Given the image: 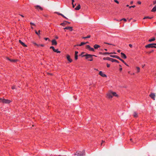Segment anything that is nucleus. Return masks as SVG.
I'll use <instances>...</instances> for the list:
<instances>
[{"label": "nucleus", "mask_w": 156, "mask_h": 156, "mask_svg": "<svg viewBox=\"0 0 156 156\" xmlns=\"http://www.w3.org/2000/svg\"><path fill=\"white\" fill-rule=\"evenodd\" d=\"M74 154L77 156H83L85 155V151L84 150H83L82 151H77Z\"/></svg>", "instance_id": "nucleus-1"}, {"label": "nucleus", "mask_w": 156, "mask_h": 156, "mask_svg": "<svg viewBox=\"0 0 156 156\" xmlns=\"http://www.w3.org/2000/svg\"><path fill=\"white\" fill-rule=\"evenodd\" d=\"M93 56L95 57H97L96 56L94 55H91L90 54H86L85 55L83 56H85L86 58L87 59H88L89 58H91V59L89 60L90 61H93V58L92 57Z\"/></svg>", "instance_id": "nucleus-2"}, {"label": "nucleus", "mask_w": 156, "mask_h": 156, "mask_svg": "<svg viewBox=\"0 0 156 156\" xmlns=\"http://www.w3.org/2000/svg\"><path fill=\"white\" fill-rule=\"evenodd\" d=\"M146 48H156V46H154V44L152 43L147 44L145 46Z\"/></svg>", "instance_id": "nucleus-3"}, {"label": "nucleus", "mask_w": 156, "mask_h": 156, "mask_svg": "<svg viewBox=\"0 0 156 156\" xmlns=\"http://www.w3.org/2000/svg\"><path fill=\"white\" fill-rule=\"evenodd\" d=\"M2 102L4 103L9 104L11 102V101L8 99L2 98Z\"/></svg>", "instance_id": "nucleus-4"}, {"label": "nucleus", "mask_w": 156, "mask_h": 156, "mask_svg": "<svg viewBox=\"0 0 156 156\" xmlns=\"http://www.w3.org/2000/svg\"><path fill=\"white\" fill-rule=\"evenodd\" d=\"M107 97L109 99L112 98V92H108L107 94Z\"/></svg>", "instance_id": "nucleus-5"}, {"label": "nucleus", "mask_w": 156, "mask_h": 156, "mask_svg": "<svg viewBox=\"0 0 156 156\" xmlns=\"http://www.w3.org/2000/svg\"><path fill=\"white\" fill-rule=\"evenodd\" d=\"M86 48L87 49H88L90 51H95L94 49L93 48H91L89 45H86Z\"/></svg>", "instance_id": "nucleus-6"}, {"label": "nucleus", "mask_w": 156, "mask_h": 156, "mask_svg": "<svg viewBox=\"0 0 156 156\" xmlns=\"http://www.w3.org/2000/svg\"><path fill=\"white\" fill-rule=\"evenodd\" d=\"M149 96L151 98L153 99L154 100H155V95L154 93H151L149 95Z\"/></svg>", "instance_id": "nucleus-7"}, {"label": "nucleus", "mask_w": 156, "mask_h": 156, "mask_svg": "<svg viewBox=\"0 0 156 156\" xmlns=\"http://www.w3.org/2000/svg\"><path fill=\"white\" fill-rule=\"evenodd\" d=\"M99 74L102 77H107L106 75L105 74H104L101 71L99 72Z\"/></svg>", "instance_id": "nucleus-8"}, {"label": "nucleus", "mask_w": 156, "mask_h": 156, "mask_svg": "<svg viewBox=\"0 0 156 156\" xmlns=\"http://www.w3.org/2000/svg\"><path fill=\"white\" fill-rule=\"evenodd\" d=\"M67 59L69 62H72V60L70 58V56L69 55H67Z\"/></svg>", "instance_id": "nucleus-9"}, {"label": "nucleus", "mask_w": 156, "mask_h": 156, "mask_svg": "<svg viewBox=\"0 0 156 156\" xmlns=\"http://www.w3.org/2000/svg\"><path fill=\"white\" fill-rule=\"evenodd\" d=\"M52 45H56L57 44V42L55 39L53 40L52 41Z\"/></svg>", "instance_id": "nucleus-10"}, {"label": "nucleus", "mask_w": 156, "mask_h": 156, "mask_svg": "<svg viewBox=\"0 0 156 156\" xmlns=\"http://www.w3.org/2000/svg\"><path fill=\"white\" fill-rule=\"evenodd\" d=\"M121 57L124 58V59H126L127 58L126 55L123 53L121 52Z\"/></svg>", "instance_id": "nucleus-11"}, {"label": "nucleus", "mask_w": 156, "mask_h": 156, "mask_svg": "<svg viewBox=\"0 0 156 156\" xmlns=\"http://www.w3.org/2000/svg\"><path fill=\"white\" fill-rule=\"evenodd\" d=\"M64 29L69 30H70V31H72L73 30V28L72 27H68L64 28Z\"/></svg>", "instance_id": "nucleus-12"}, {"label": "nucleus", "mask_w": 156, "mask_h": 156, "mask_svg": "<svg viewBox=\"0 0 156 156\" xmlns=\"http://www.w3.org/2000/svg\"><path fill=\"white\" fill-rule=\"evenodd\" d=\"M19 42L24 47H26L27 46V45H26L23 42H22L20 40H19Z\"/></svg>", "instance_id": "nucleus-13"}, {"label": "nucleus", "mask_w": 156, "mask_h": 156, "mask_svg": "<svg viewBox=\"0 0 156 156\" xmlns=\"http://www.w3.org/2000/svg\"><path fill=\"white\" fill-rule=\"evenodd\" d=\"M78 53V52L77 51H75V60H77L78 59V55L77 54Z\"/></svg>", "instance_id": "nucleus-14"}, {"label": "nucleus", "mask_w": 156, "mask_h": 156, "mask_svg": "<svg viewBox=\"0 0 156 156\" xmlns=\"http://www.w3.org/2000/svg\"><path fill=\"white\" fill-rule=\"evenodd\" d=\"M35 8L37 9H39L41 10H43V9L39 5H37L36 6H35Z\"/></svg>", "instance_id": "nucleus-15"}, {"label": "nucleus", "mask_w": 156, "mask_h": 156, "mask_svg": "<svg viewBox=\"0 0 156 156\" xmlns=\"http://www.w3.org/2000/svg\"><path fill=\"white\" fill-rule=\"evenodd\" d=\"M67 21H64L63 23H61L60 25H62L63 26H64L67 24Z\"/></svg>", "instance_id": "nucleus-16"}, {"label": "nucleus", "mask_w": 156, "mask_h": 156, "mask_svg": "<svg viewBox=\"0 0 156 156\" xmlns=\"http://www.w3.org/2000/svg\"><path fill=\"white\" fill-rule=\"evenodd\" d=\"M94 47L95 49H97L98 48H100V46L96 44L94 45Z\"/></svg>", "instance_id": "nucleus-17"}, {"label": "nucleus", "mask_w": 156, "mask_h": 156, "mask_svg": "<svg viewBox=\"0 0 156 156\" xmlns=\"http://www.w3.org/2000/svg\"><path fill=\"white\" fill-rule=\"evenodd\" d=\"M112 58H110L109 57H106V58H104L103 59L104 60H109V61H111Z\"/></svg>", "instance_id": "nucleus-18"}, {"label": "nucleus", "mask_w": 156, "mask_h": 156, "mask_svg": "<svg viewBox=\"0 0 156 156\" xmlns=\"http://www.w3.org/2000/svg\"><path fill=\"white\" fill-rule=\"evenodd\" d=\"M155 39L154 37H153L152 38L148 40V41L150 42H152L154 41L155 40Z\"/></svg>", "instance_id": "nucleus-19"}, {"label": "nucleus", "mask_w": 156, "mask_h": 156, "mask_svg": "<svg viewBox=\"0 0 156 156\" xmlns=\"http://www.w3.org/2000/svg\"><path fill=\"white\" fill-rule=\"evenodd\" d=\"M110 56L114 58H117L118 59V58H119V57L117 55H110Z\"/></svg>", "instance_id": "nucleus-20"}, {"label": "nucleus", "mask_w": 156, "mask_h": 156, "mask_svg": "<svg viewBox=\"0 0 156 156\" xmlns=\"http://www.w3.org/2000/svg\"><path fill=\"white\" fill-rule=\"evenodd\" d=\"M80 4H79V5L77 6V7H76L75 9L76 10H79L80 9Z\"/></svg>", "instance_id": "nucleus-21"}, {"label": "nucleus", "mask_w": 156, "mask_h": 156, "mask_svg": "<svg viewBox=\"0 0 156 156\" xmlns=\"http://www.w3.org/2000/svg\"><path fill=\"white\" fill-rule=\"evenodd\" d=\"M111 61L112 62H116L118 63H119V62L118 61H117V60L114 59H113V58H112Z\"/></svg>", "instance_id": "nucleus-22"}, {"label": "nucleus", "mask_w": 156, "mask_h": 156, "mask_svg": "<svg viewBox=\"0 0 156 156\" xmlns=\"http://www.w3.org/2000/svg\"><path fill=\"white\" fill-rule=\"evenodd\" d=\"M112 96H115L117 97H118V95L117 94H116V93L115 92H112Z\"/></svg>", "instance_id": "nucleus-23"}, {"label": "nucleus", "mask_w": 156, "mask_h": 156, "mask_svg": "<svg viewBox=\"0 0 156 156\" xmlns=\"http://www.w3.org/2000/svg\"><path fill=\"white\" fill-rule=\"evenodd\" d=\"M156 11V5L151 10L152 12H155Z\"/></svg>", "instance_id": "nucleus-24"}, {"label": "nucleus", "mask_w": 156, "mask_h": 156, "mask_svg": "<svg viewBox=\"0 0 156 156\" xmlns=\"http://www.w3.org/2000/svg\"><path fill=\"white\" fill-rule=\"evenodd\" d=\"M133 115L134 117H136L137 116V113L136 112H133Z\"/></svg>", "instance_id": "nucleus-25"}, {"label": "nucleus", "mask_w": 156, "mask_h": 156, "mask_svg": "<svg viewBox=\"0 0 156 156\" xmlns=\"http://www.w3.org/2000/svg\"><path fill=\"white\" fill-rule=\"evenodd\" d=\"M86 44V43L81 42V43L80 44H79V45H77V46H81L83 45Z\"/></svg>", "instance_id": "nucleus-26"}, {"label": "nucleus", "mask_w": 156, "mask_h": 156, "mask_svg": "<svg viewBox=\"0 0 156 156\" xmlns=\"http://www.w3.org/2000/svg\"><path fill=\"white\" fill-rule=\"evenodd\" d=\"M8 59L11 62H16L17 61V60L11 59H10L9 58H8Z\"/></svg>", "instance_id": "nucleus-27"}, {"label": "nucleus", "mask_w": 156, "mask_h": 156, "mask_svg": "<svg viewBox=\"0 0 156 156\" xmlns=\"http://www.w3.org/2000/svg\"><path fill=\"white\" fill-rule=\"evenodd\" d=\"M153 18V17H150L149 16H146L145 17H144L143 19H147V18H148V19H151L152 18Z\"/></svg>", "instance_id": "nucleus-28"}, {"label": "nucleus", "mask_w": 156, "mask_h": 156, "mask_svg": "<svg viewBox=\"0 0 156 156\" xmlns=\"http://www.w3.org/2000/svg\"><path fill=\"white\" fill-rule=\"evenodd\" d=\"M90 37V35H88L87 37H83L82 38L85 39L87 38H89Z\"/></svg>", "instance_id": "nucleus-29"}, {"label": "nucleus", "mask_w": 156, "mask_h": 156, "mask_svg": "<svg viewBox=\"0 0 156 156\" xmlns=\"http://www.w3.org/2000/svg\"><path fill=\"white\" fill-rule=\"evenodd\" d=\"M35 32L37 34L39 35L40 34V30H39L38 32H37L36 30H35Z\"/></svg>", "instance_id": "nucleus-30"}, {"label": "nucleus", "mask_w": 156, "mask_h": 156, "mask_svg": "<svg viewBox=\"0 0 156 156\" xmlns=\"http://www.w3.org/2000/svg\"><path fill=\"white\" fill-rule=\"evenodd\" d=\"M54 52H57V53H60L61 51H58V49H55V50L54 51Z\"/></svg>", "instance_id": "nucleus-31"}, {"label": "nucleus", "mask_w": 156, "mask_h": 156, "mask_svg": "<svg viewBox=\"0 0 156 156\" xmlns=\"http://www.w3.org/2000/svg\"><path fill=\"white\" fill-rule=\"evenodd\" d=\"M50 49H52L53 51L55 50V48L53 46H51L50 47Z\"/></svg>", "instance_id": "nucleus-32"}, {"label": "nucleus", "mask_w": 156, "mask_h": 156, "mask_svg": "<svg viewBox=\"0 0 156 156\" xmlns=\"http://www.w3.org/2000/svg\"><path fill=\"white\" fill-rule=\"evenodd\" d=\"M136 68L137 69V72H140V68L139 67H136Z\"/></svg>", "instance_id": "nucleus-33"}, {"label": "nucleus", "mask_w": 156, "mask_h": 156, "mask_svg": "<svg viewBox=\"0 0 156 156\" xmlns=\"http://www.w3.org/2000/svg\"><path fill=\"white\" fill-rule=\"evenodd\" d=\"M33 43L36 46H37L38 47H39V45L37 44L35 42H33Z\"/></svg>", "instance_id": "nucleus-34"}, {"label": "nucleus", "mask_w": 156, "mask_h": 156, "mask_svg": "<svg viewBox=\"0 0 156 156\" xmlns=\"http://www.w3.org/2000/svg\"><path fill=\"white\" fill-rule=\"evenodd\" d=\"M106 54H110V53H109V52H104V53H103V55H105Z\"/></svg>", "instance_id": "nucleus-35"}, {"label": "nucleus", "mask_w": 156, "mask_h": 156, "mask_svg": "<svg viewBox=\"0 0 156 156\" xmlns=\"http://www.w3.org/2000/svg\"><path fill=\"white\" fill-rule=\"evenodd\" d=\"M119 59V60H120V61H121L123 63H124V61L122 59H121L119 57V58H118Z\"/></svg>", "instance_id": "nucleus-36"}, {"label": "nucleus", "mask_w": 156, "mask_h": 156, "mask_svg": "<svg viewBox=\"0 0 156 156\" xmlns=\"http://www.w3.org/2000/svg\"><path fill=\"white\" fill-rule=\"evenodd\" d=\"M60 16H62V17H63L64 18L67 19H68V18H67L66 17H65L64 15H63L62 14H60Z\"/></svg>", "instance_id": "nucleus-37"}, {"label": "nucleus", "mask_w": 156, "mask_h": 156, "mask_svg": "<svg viewBox=\"0 0 156 156\" xmlns=\"http://www.w3.org/2000/svg\"><path fill=\"white\" fill-rule=\"evenodd\" d=\"M122 20L125 22H126V19H125V18H123V19H122L121 20H120V21H122Z\"/></svg>", "instance_id": "nucleus-38"}, {"label": "nucleus", "mask_w": 156, "mask_h": 156, "mask_svg": "<svg viewBox=\"0 0 156 156\" xmlns=\"http://www.w3.org/2000/svg\"><path fill=\"white\" fill-rule=\"evenodd\" d=\"M114 2L117 4L119 3V2L117 0H114Z\"/></svg>", "instance_id": "nucleus-39"}, {"label": "nucleus", "mask_w": 156, "mask_h": 156, "mask_svg": "<svg viewBox=\"0 0 156 156\" xmlns=\"http://www.w3.org/2000/svg\"><path fill=\"white\" fill-rule=\"evenodd\" d=\"M135 7V5H133V6H129V8H131L132 7H133V8H134Z\"/></svg>", "instance_id": "nucleus-40"}, {"label": "nucleus", "mask_w": 156, "mask_h": 156, "mask_svg": "<svg viewBox=\"0 0 156 156\" xmlns=\"http://www.w3.org/2000/svg\"><path fill=\"white\" fill-rule=\"evenodd\" d=\"M84 53H85V52H82L81 53V55H82V57H83V54Z\"/></svg>", "instance_id": "nucleus-41"}, {"label": "nucleus", "mask_w": 156, "mask_h": 156, "mask_svg": "<svg viewBox=\"0 0 156 156\" xmlns=\"http://www.w3.org/2000/svg\"><path fill=\"white\" fill-rule=\"evenodd\" d=\"M110 66V64H108V63H107V67H109Z\"/></svg>", "instance_id": "nucleus-42"}, {"label": "nucleus", "mask_w": 156, "mask_h": 156, "mask_svg": "<svg viewBox=\"0 0 156 156\" xmlns=\"http://www.w3.org/2000/svg\"><path fill=\"white\" fill-rule=\"evenodd\" d=\"M44 39L45 40H48L49 41H50V40L48 38H44Z\"/></svg>", "instance_id": "nucleus-43"}, {"label": "nucleus", "mask_w": 156, "mask_h": 156, "mask_svg": "<svg viewBox=\"0 0 156 156\" xmlns=\"http://www.w3.org/2000/svg\"><path fill=\"white\" fill-rule=\"evenodd\" d=\"M30 24L31 25H33L35 26V24L34 23H32V22L30 23Z\"/></svg>", "instance_id": "nucleus-44"}, {"label": "nucleus", "mask_w": 156, "mask_h": 156, "mask_svg": "<svg viewBox=\"0 0 156 156\" xmlns=\"http://www.w3.org/2000/svg\"><path fill=\"white\" fill-rule=\"evenodd\" d=\"M137 3L138 4H141V2L140 1H138L137 2Z\"/></svg>", "instance_id": "nucleus-45"}, {"label": "nucleus", "mask_w": 156, "mask_h": 156, "mask_svg": "<svg viewBox=\"0 0 156 156\" xmlns=\"http://www.w3.org/2000/svg\"><path fill=\"white\" fill-rule=\"evenodd\" d=\"M57 14L58 15H60V14H62L61 13H59V12H56Z\"/></svg>", "instance_id": "nucleus-46"}, {"label": "nucleus", "mask_w": 156, "mask_h": 156, "mask_svg": "<svg viewBox=\"0 0 156 156\" xmlns=\"http://www.w3.org/2000/svg\"><path fill=\"white\" fill-rule=\"evenodd\" d=\"M39 46H40L42 47H44V45L43 44H39Z\"/></svg>", "instance_id": "nucleus-47"}, {"label": "nucleus", "mask_w": 156, "mask_h": 156, "mask_svg": "<svg viewBox=\"0 0 156 156\" xmlns=\"http://www.w3.org/2000/svg\"><path fill=\"white\" fill-rule=\"evenodd\" d=\"M15 88V86H12V89H14Z\"/></svg>", "instance_id": "nucleus-48"}, {"label": "nucleus", "mask_w": 156, "mask_h": 156, "mask_svg": "<svg viewBox=\"0 0 156 156\" xmlns=\"http://www.w3.org/2000/svg\"><path fill=\"white\" fill-rule=\"evenodd\" d=\"M104 43L105 44H109V45H112V44H111L108 43H106V42H105Z\"/></svg>", "instance_id": "nucleus-49"}, {"label": "nucleus", "mask_w": 156, "mask_h": 156, "mask_svg": "<svg viewBox=\"0 0 156 156\" xmlns=\"http://www.w3.org/2000/svg\"><path fill=\"white\" fill-rule=\"evenodd\" d=\"M129 46L131 48H132V46H133L131 44H129Z\"/></svg>", "instance_id": "nucleus-50"}, {"label": "nucleus", "mask_w": 156, "mask_h": 156, "mask_svg": "<svg viewBox=\"0 0 156 156\" xmlns=\"http://www.w3.org/2000/svg\"><path fill=\"white\" fill-rule=\"evenodd\" d=\"M72 5H73V8H74L75 5H74L73 3H72Z\"/></svg>", "instance_id": "nucleus-51"}, {"label": "nucleus", "mask_w": 156, "mask_h": 156, "mask_svg": "<svg viewBox=\"0 0 156 156\" xmlns=\"http://www.w3.org/2000/svg\"><path fill=\"white\" fill-rule=\"evenodd\" d=\"M153 4H156V0L153 2Z\"/></svg>", "instance_id": "nucleus-52"}, {"label": "nucleus", "mask_w": 156, "mask_h": 156, "mask_svg": "<svg viewBox=\"0 0 156 156\" xmlns=\"http://www.w3.org/2000/svg\"><path fill=\"white\" fill-rule=\"evenodd\" d=\"M0 102H2V98H0Z\"/></svg>", "instance_id": "nucleus-53"}, {"label": "nucleus", "mask_w": 156, "mask_h": 156, "mask_svg": "<svg viewBox=\"0 0 156 156\" xmlns=\"http://www.w3.org/2000/svg\"><path fill=\"white\" fill-rule=\"evenodd\" d=\"M133 3V1H131V2H130V4H132Z\"/></svg>", "instance_id": "nucleus-54"}, {"label": "nucleus", "mask_w": 156, "mask_h": 156, "mask_svg": "<svg viewBox=\"0 0 156 156\" xmlns=\"http://www.w3.org/2000/svg\"><path fill=\"white\" fill-rule=\"evenodd\" d=\"M125 64L126 66H129L125 62H124V63Z\"/></svg>", "instance_id": "nucleus-55"}, {"label": "nucleus", "mask_w": 156, "mask_h": 156, "mask_svg": "<svg viewBox=\"0 0 156 156\" xmlns=\"http://www.w3.org/2000/svg\"><path fill=\"white\" fill-rule=\"evenodd\" d=\"M122 68H120L119 69V70H120V71H122Z\"/></svg>", "instance_id": "nucleus-56"}, {"label": "nucleus", "mask_w": 156, "mask_h": 156, "mask_svg": "<svg viewBox=\"0 0 156 156\" xmlns=\"http://www.w3.org/2000/svg\"><path fill=\"white\" fill-rule=\"evenodd\" d=\"M72 0V3H73V2H74V0Z\"/></svg>", "instance_id": "nucleus-57"}, {"label": "nucleus", "mask_w": 156, "mask_h": 156, "mask_svg": "<svg viewBox=\"0 0 156 156\" xmlns=\"http://www.w3.org/2000/svg\"><path fill=\"white\" fill-rule=\"evenodd\" d=\"M153 51H154V50H153L151 51L149 53H152V52H153Z\"/></svg>", "instance_id": "nucleus-58"}, {"label": "nucleus", "mask_w": 156, "mask_h": 156, "mask_svg": "<svg viewBox=\"0 0 156 156\" xmlns=\"http://www.w3.org/2000/svg\"><path fill=\"white\" fill-rule=\"evenodd\" d=\"M103 53H102V52H99V54H100L103 55Z\"/></svg>", "instance_id": "nucleus-59"}, {"label": "nucleus", "mask_w": 156, "mask_h": 156, "mask_svg": "<svg viewBox=\"0 0 156 156\" xmlns=\"http://www.w3.org/2000/svg\"><path fill=\"white\" fill-rule=\"evenodd\" d=\"M117 51H118V52H119H119H120V50H118Z\"/></svg>", "instance_id": "nucleus-60"}, {"label": "nucleus", "mask_w": 156, "mask_h": 156, "mask_svg": "<svg viewBox=\"0 0 156 156\" xmlns=\"http://www.w3.org/2000/svg\"><path fill=\"white\" fill-rule=\"evenodd\" d=\"M145 65H144L142 66V68H144V67Z\"/></svg>", "instance_id": "nucleus-61"}, {"label": "nucleus", "mask_w": 156, "mask_h": 156, "mask_svg": "<svg viewBox=\"0 0 156 156\" xmlns=\"http://www.w3.org/2000/svg\"><path fill=\"white\" fill-rule=\"evenodd\" d=\"M20 15V16H21L22 17H24L23 16V15Z\"/></svg>", "instance_id": "nucleus-62"}, {"label": "nucleus", "mask_w": 156, "mask_h": 156, "mask_svg": "<svg viewBox=\"0 0 156 156\" xmlns=\"http://www.w3.org/2000/svg\"><path fill=\"white\" fill-rule=\"evenodd\" d=\"M67 23H68L69 24H70V22H69L67 21Z\"/></svg>", "instance_id": "nucleus-63"}, {"label": "nucleus", "mask_w": 156, "mask_h": 156, "mask_svg": "<svg viewBox=\"0 0 156 156\" xmlns=\"http://www.w3.org/2000/svg\"><path fill=\"white\" fill-rule=\"evenodd\" d=\"M154 46L156 45V43H154Z\"/></svg>", "instance_id": "nucleus-64"}]
</instances>
